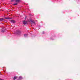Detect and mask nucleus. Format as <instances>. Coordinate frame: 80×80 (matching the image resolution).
<instances>
[{"label":"nucleus","instance_id":"obj_14","mask_svg":"<svg viewBox=\"0 0 80 80\" xmlns=\"http://www.w3.org/2000/svg\"><path fill=\"white\" fill-rule=\"evenodd\" d=\"M0 74H1V73L0 72Z\"/></svg>","mask_w":80,"mask_h":80},{"label":"nucleus","instance_id":"obj_5","mask_svg":"<svg viewBox=\"0 0 80 80\" xmlns=\"http://www.w3.org/2000/svg\"><path fill=\"white\" fill-rule=\"evenodd\" d=\"M11 22L12 23H15V21H14V20H12L11 21Z\"/></svg>","mask_w":80,"mask_h":80},{"label":"nucleus","instance_id":"obj_13","mask_svg":"<svg viewBox=\"0 0 80 80\" xmlns=\"http://www.w3.org/2000/svg\"><path fill=\"white\" fill-rule=\"evenodd\" d=\"M44 33H45V32H42V34H44Z\"/></svg>","mask_w":80,"mask_h":80},{"label":"nucleus","instance_id":"obj_9","mask_svg":"<svg viewBox=\"0 0 80 80\" xmlns=\"http://www.w3.org/2000/svg\"><path fill=\"white\" fill-rule=\"evenodd\" d=\"M28 36V35L27 34H24V37L25 38H26V37H27Z\"/></svg>","mask_w":80,"mask_h":80},{"label":"nucleus","instance_id":"obj_2","mask_svg":"<svg viewBox=\"0 0 80 80\" xmlns=\"http://www.w3.org/2000/svg\"><path fill=\"white\" fill-rule=\"evenodd\" d=\"M22 23L23 25H26V24H27V21L24 20L22 22Z\"/></svg>","mask_w":80,"mask_h":80},{"label":"nucleus","instance_id":"obj_8","mask_svg":"<svg viewBox=\"0 0 80 80\" xmlns=\"http://www.w3.org/2000/svg\"><path fill=\"white\" fill-rule=\"evenodd\" d=\"M4 20V19L3 18H0V21L2 22V21H3Z\"/></svg>","mask_w":80,"mask_h":80},{"label":"nucleus","instance_id":"obj_12","mask_svg":"<svg viewBox=\"0 0 80 80\" xmlns=\"http://www.w3.org/2000/svg\"><path fill=\"white\" fill-rule=\"evenodd\" d=\"M14 5H17V3H15L13 4Z\"/></svg>","mask_w":80,"mask_h":80},{"label":"nucleus","instance_id":"obj_7","mask_svg":"<svg viewBox=\"0 0 80 80\" xmlns=\"http://www.w3.org/2000/svg\"><path fill=\"white\" fill-rule=\"evenodd\" d=\"M19 80H22V79H23V78H22L21 76H20L19 77Z\"/></svg>","mask_w":80,"mask_h":80},{"label":"nucleus","instance_id":"obj_1","mask_svg":"<svg viewBox=\"0 0 80 80\" xmlns=\"http://www.w3.org/2000/svg\"><path fill=\"white\" fill-rule=\"evenodd\" d=\"M30 22L32 24V25H35V22L34 21L30 20Z\"/></svg>","mask_w":80,"mask_h":80},{"label":"nucleus","instance_id":"obj_6","mask_svg":"<svg viewBox=\"0 0 80 80\" xmlns=\"http://www.w3.org/2000/svg\"><path fill=\"white\" fill-rule=\"evenodd\" d=\"M4 18L5 19H7L8 20H10V19H12V18Z\"/></svg>","mask_w":80,"mask_h":80},{"label":"nucleus","instance_id":"obj_3","mask_svg":"<svg viewBox=\"0 0 80 80\" xmlns=\"http://www.w3.org/2000/svg\"><path fill=\"white\" fill-rule=\"evenodd\" d=\"M55 37V36H53L51 38H50V40H54V38Z\"/></svg>","mask_w":80,"mask_h":80},{"label":"nucleus","instance_id":"obj_10","mask_svg":"<svg viewBox=\"0 0 80 80\" xmlns=\"http://www.w3.org/2000/svg\"><path fill=\"white\" fill-rule=\"evenodd\" d=\"M17 33L20 34L21 33V32L20 31H18L17 32Z\"/></svg>","mask_w":80,"mask_h":80},{"label":"nucleus","instance_id":"obj_11","mask_svg":"<svg viewBox=\"0 0 80 80\" xmlns=\"http://www.w3.org/2000/svg\"><path fill=\"white\" fill-rule=\"evenodd\" d=\"M17 77L15 76L14 77L13 79L14 80H15V79H17Z\"/></svg>","mask_w":80,"mask_h":80},{"label":"nucleus","instance_id":"obj_4","mask_svg":"<svg viewBox=\"0 0 80 80\" xmlns=\"http://www.w3.org/2000/svg\"><path fill=\"white\" fill-rule=\"evenodd\" d=\"M15 1L16 2H19L20 0H12V1L13 2V1Z\"/></svg>","mask_w":80,"mask_h":80}]
</instances>
